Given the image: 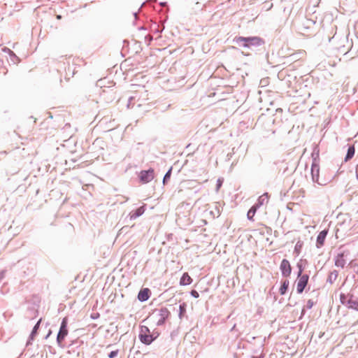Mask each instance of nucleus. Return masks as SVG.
<instances>
[{
  "instance_id": "42",
  "label": "nucleus",
  "mask_w": 358,
  "mask_h": 358,
  "mask_svg": "<svg viewBox=\"0 0 358 358\" xmlns=\"http://www.w3.org/2000/svg\"><path fill=\"white\" fill-rule=\"evenodd\" d=\"M290 57H293L292 59H295L296 57H295V55H292L289 56Z\"/></svg>"
},
{
  "instance_id": "26",
  "label": "nucleus",
  "mask_w": 358,
  "mask_h": 358,
  "mask_svg": "<svg viewBox=\"0 0 358 358\" xmlns=\"http://www.w3.org/2000/svg\"><path fill=\"white\" fill-rule=\"evenodd\" d=\"M348 297L345 294L341 293L340 295V301L343 305H348Z\"/></svg>"
},
{
  "instance_id": "2",
  "label": "nucleus",
  "mask_w": 358,
  "mask_h": 358,
  "mask_svg": "<svg viewBox=\"0 0 358 358\" xmlns=\"http://www.w3.org/2000/svg\"><path fill=\"white\" fill-rule=\"evenodd\" d=\"M170 312L166 308H162L153 312L152 317L155 319L157 326L163 325L169 318Z\"/></svg>"
},
{
  "instance_id": "31",
  "label": "nucleus",
  "mask_w": 358,
  "mask_h": 358,
  "mask_svg": "<svg viewBox=\"0 0 358 358\" xmlns=\"http://www.w3.org/2000/svg\"><path fill=\"white\" fill-rule=\"evenodd\" d=\"M314 305V302L313 301V300L311 299H309L308 301H307V303H306V308L308 309H310L312 308V307Z\"/></svg>"
},
{
  "instance_id": "14",
  "label": "nucleus",
  "mask_w": 358,
  "mask_h": 358,
  "mask_svg": "<svg viewBox=\"0 0 358 358\" xmlns=\"http://www.w3.org/2000/svg\"><path fill=\"white\" fill-rule=\"evenodd\" d=\"M268 193H264L258 198L257 201L254 204V206H256L257 208H259L265 203L268 202Z\"/></svg>"
},
{
  "instance_id": "21",
  "label": "nucleus",
  "mask_w": 358,
  "mask_h": 358,
  "mask_svg": "<svg viewBox=\"0 0 358 358\" xmlns=\"http://www.w3.org/2000/svg\"><path fill=\"white\" fill-rule=\"evenodd\" d=\"M41 319H40L37 322L36 324L34 325L31 334H30V340H34L35 336L37 335L38 334V330L39 329V327H40V324H41Z\"/></svg>"
},
{
  "instance_id": "46",
  "label": "nucleus",
  "mask_w": 358,
  "mask_h": 358,
  "mask_svg": "<svg viewBox=\"0 0 358 358\" xmlns=\"http://www.w3.org/2000/svg\"><path fill=\"white\" fill-rule=\"evenodd\" d=\"M255 358H261V357H255Z\"/></svg>"
},
{
  "instance_id": "43",
  "label": "nucleus",
  "mask_w": 358,
  "mask_h": 358,
  "mask_svg": "<svg viewBox=\"0 0 358 358\" xmlns=\"http://www.w3.org/2000/svg\"><path fill=\"white\" fill-rule=\"evenodd\" d=\"M160 4H161L162 6H165V5L166 4V2H162V3H160Z\"/></svg>"
},
{
  "instance_id": "37",
  "label": "nucleus",
  "mask_w": 358,
  "mask_h": 358,
  "mask_svg": "<svg viewBox=\"0 0 358 358\" xmlns=\"http://www.w3.org/2000/svg\"><path fill=\"white\" fill-rule=\"evenodd\" d=\"M299 247H301V245H299V243H296V246H295V251H297L298 250V248H299Z\"/></svg>"
},
{
  "instance_id": "41",
  "label": "nucleus",
  "mask_w": 358,
  "mask_h": 358,
  "mask_svg": "<svg viewBox=\"0 0 358 358\" xmlns=\"http://www.w3.org/2000/svg\"><path fill=\"white\" fill-rule=\"evenodd\" d=\"M304 314H305V310H304V308H303L302 311H301V317H302Z\"/></svg>"
},
{
  "instance_id": "40",
  "label": "nucleus",
  "mask_w": 358,
  "mask_h": 358,
  "mask_svg": "<svg viewBox=\"0 0 358 358\" xmlns=\"http://www.w3.org/2000/svg\"><path fill=\"white\" fill-rule=\"evenodd\" d=\"M148 37H149L148 38L149 41H151L152 40V37H151L150 36H146L145 38H147Z\"/></svg>"
},
{
  "instance_id": "36",
  "label": "nucleus",
  "mask_w": 358,
  "mask_h": 358,
  "mask_svg": "<svg viewBox=\"0 0 358 358\" xmlns=\"http://www.w3.org/2000/svg\"><path fill=\"white\" fill-rule=\"evenodd\" d=\"M52 334V331L51 330H49L48 333L47 334V335L45 336V339H48L49 338V336L51 335Z\"/></svg>"
},
{
  "instance_id": "6",
  "label": "nucleus",
  "mask_w": 358,
  "mask_h": 358,
  "mask_svg": "<svg viewBox=\"0 0 358 358\" xmlns=\"http://www.w3.org/2000/svg\"><path fill=\"white\" fill-rule=\"evenodd\" d=\"M138 178L141 183H148L155 178V170L152 168H150L148 170H142L138 174Z\"/></svg>"
},
{
  "instance_id": "32",
  "label": "nucleus",
  "mask_w": 358,
  "mask_h": 358,
  "mask_svg": "<svg viewBox=\"0 0 358 358\" xmlns=\"http://www.w3.org/2000/svg\"><path fill=\"white\" fill-rule=\"evenodd\" d=\"M222 180L219 178L217 181V185H216L217 189H219L220 188V187L222 186Z\"/></svg>"
},
{
  "instance_id": "34",
  "label": "nucleus",
  "mask_w": 358,
  "mask_h": 358,
  "mask_svg": "<svg viewBox=\"0 0 358 358\" xmlns=\"http://www.w3.org/2000/svg\"><path fill=\"white\" fill-rule=\"evenodd\" d=\"M353 269H354V271L358 274V264H354L353 266Z\"/></svg>"
},
{
  "instance_id": "27",
  "label": "nucleus",
  "mask_w": 358,
  "mask_h": 358,
  "mask_svg": "<svg viewBox=\"0 0 358 358\" xmlns=\"http://www.w3.org/2000/svg\"><path fill=\"white\" fill-rule=\"evenodd\" d=\"M297 267L299 268V271L297 273V277L299 278L301 275H302V272L303 271V267L302 266L300 262L297 263Z\"/></svg>"
},
{
  "instance_id": "7",
  "label": "nucleus",
  "mask_w": 358,
  "mask_h": 358,
  "mask_svg": "<svg viewBox=\"0 0 358 358\" xmlns=\"http://www.w3.org/2000/svg\"><path fill=\"white\" fill-rule=\"evenodd\" d=\"M280 270L283 277H288L292 273V266L290 265L289 262L287 259H283L281 261L280 265Z\"/></svg>"
},
{
  "instance_id": "3",
  "label": "nucleus",
  "mask_w": 358,
  "mask_h": 358,
  "mask_svg": "<svg viewBox=\"0 0 358 358\" xmlns=\"http://www.w3.org/2000/svg\"><path fill=\"white\" fill-rule=\"evenodd\" d=\"M145 99L141 100L138 99L136 101V96L129 97L127 103V108H133L135 105L137 108H143L145 111H149L152 107V104L150 102H146Z\"/></svg>"
},
{
  "instance_id": "18",
  "label": "nucleus",
  "mask_w": 358,
  "mask_h": 358,
  "mask_svg": "<svg viewBox=\"0 0 358 358\" xmlns=\"http://www.w3.org/2000/svg\"><path fill=\"white\" fill-rule=\"evenodd\" d=\"M150 29H151L152 31H153L156 34H160L164 29V26L159 25L155 22L151 25Z\"/></svg>"
},
{
  "instance_id": "29",
  "label": "nucleus",
  "mask_w": 358,
  "mask_h": 358,
  "mask_svg": "<svg viewBox=\"0 0 358 358\" xmlns=\"http://www.w3.org/2000/svg\"><path fill=\"white\" fill-rule=\"evenodd\" d=\"M117 354H118V350H117L111 351L108 354V358H115L117 355Z\"/></svg>"
},
{
  "instance_id": "1",
  "label": "nucleus",
  "mask_w": 358,
  "mask_h": 358,
  "mask_svg": "<svg viewBox=\"0 0 358 358\" xmlns=\"http://www.w3.org/2000/svg\"><path fill=\"white\" fill-rule=\"evenodd\" d=\"M234 43L243 48L252 49V48L259 47L264 45V40L259 36H238L234 39Z\"/></svg>"
},
{
  "instance_id": "9",
  "label": "nucleus",
  "mask_w": 358,
  "mask_h": 358,
  "mask_svg": "<svg viewBox=\"0 0 358 358\" xmlns=\"http://www.w3.org/2000/svg\"><path fill=\"white\" fill-rule=\"evenodd\" d=\"M319 165L316 162H313L311 166V176L313 181L314 182H317L319 185H322V183L319 182Z\"/></svg>"
},
{
  "instance_id": "25",
  "label": "nucleus",
  "mask_w": 358,
  "mask_h": 358,
  "mask_svg": "<svg viewBox=\"0 0 358 358\" xmlns=\"http://www.w3.org/2000/svg\"><path fill=\"white\" fill-rule=\"evenodd\" d=\"M5 52H8L9 56L10 57L11 60L13 62H15V60L20 61L19 58L16 56V55L10 49L6 48V50H4Z\"/></svg>"
},
{
  "instance_id": "30",
  "label": "nucleus",
  "mask_w": 358,
  "mask_h": 358,
  "mask_svg": "<svg viewBox=\"0 0 358 358\" xmlns=\"http://www.w3.org/2000/svg\"><path fill=\"white\" fill-rule=\"evenodd\" d=\"M190 294L192 297L195 298V299H197L199 297V292L195 290V289H192L190 292Z\"/></svg>"
},
{
  "instance_id": "45",
  "label": "nucleus",
  "mask_w": 358,
  "mask_h": 358,
  "mask_svg": "<svg viewBox=\"0 0 358 358\" xmlns=\"http://www.w3.org/2000/svg\"><path fill=\"white\" fill-rule=\"evenodd\" d=\"M140 29H143L144 30L145 28H144V27H140Z\"/></svg>"
},
{
  "instance_id": "8",
  "label": "nucleus",
  "mask_w": 358,
  "mask_h": 358,
  "mask_svg": "<svg viewBox=\"0 0 358 358\" xmlns=\"http://www.w3.org/2000/svg\"><path fill=\"white\" fill-rule=\"evenodd\" d=\"M298 278L299 280L296 285V292L298 294H301L308 285L309 276L307 274H304Z\"/></svg>"
},
{
  "instance_id": "33",
  "label": "nucleus",
  "mask_w": 358,
  "mask_h": 358,
  "mask_svg": "<svg viewBox=\"0 0 358 358\" xmlns=\"http://www.w3.org/2000/svg\"><path fill=\"white\" fill-rule=\"evenodd\" d=\"M5 273H6L5 271H0V282L3 279V278L5 276Z\"/></svg>"
},
{
  "instance_id": "11",
  "label": "nucleus",
  "mask_w": 358,
  "mask_h": 358,
  "mask_svg": "<svg viewBox=\"0 0 358 358\" xmlns=\"http://www.w3.org/2000/svg\"><path fill=\"white\" fill-rule=\"evenodd\" d=\"M347 256L345 252L338 253L335 257V266L343 268L346 264L345 257Z\"/></svg>"
},
{
  "instance_id": "4",
  "label": "nucleus",
  "mask_w": 358,
  "mask_h": 358,
  "mask_svg": "<svg viewBox=\"0 0 358 358\" xmlns=\"http://www.w3.org/2000/svg\"><path fill=\"white\" fill-rule=\"evenodd\" d=\"M68 319L64 317L62 319L59 332L57 336V343L59 347L64 348V345L62 344L66 336L68 335Z\"/></svg>"
},
{
  "instance_id": "39",
  "label": "nucleus",
  "mask_w": 358,
  "mask_h": 358,
  "mask_svg": "<svg viewBox=\"0 0 358 358\" xmlns=\"http://www.w3.org/2000/svg\"><path fill=\"white\" fill-rule=\"evenodd\" d=\"M356 176H357V178L358 180V165L356 167Z\"/></svg>"
},
{
  "instance_id": "10",
  "label": "nucleus",
  "mask_w": 358,
  "mask_h": 358,
  "mask_svg": "<svg viewBox=\"0 0 358 358\" xmlns=\"http://www.w3.org/2000/svg\"><path fill=\"white\" fill-rule=\"evenodd\" d=\"M328 234V230L324 229L321 231L317 236L316 246L317 248H320L324 245L326 237Z\"/></svg>"
},
{
  "instance_id": "20",
  "label": "nucleus",
  "mask_w": 358,
  "mask_h": 358,
  "mask_svg": "<svg viewBox=\"0 0 358 358\" xmlns=\"http://www.w3.org/2000/svg\"><path fill=\"white\" fill-rule=\"evenodd\" d=\"M338 275V272L336 270H334L329 273L327 281L330 284H333L337 279Z\"/></svg>"
},
{
  "instance_id": "22",
  "label": "nucleus",
  "mask_w": 358,
  "mask_h": 358,
  "mask_svg": "<svg viewBox=\"0 0 358 358\" xmlns=\"http://www.w3.org/2000/svg\"><path fill=\"white\" fill-rule=\"evenodd\" d=\"M186 308L187 305L185 303H180L179 305V313H178V317L181 320L184 317L185 313H186Z\"/></svg>"
},
{
  "instance_id": "15",
  "label": "nucleus",
  "mask_w": 358,
  "mask_h": 358,
  "mask_svg": "<svg viewBox=\"0 0 358 358\" xmlns=\"http://www.w3.org/2000/svg\"><path fill=\"white\" fill-rule=\"evenodd\" d=\"M347 306L349 308L358 310V298H354L352 295L350 296V297L348 300Z\"/></svg>"
},
{
  "instance_id": "13",
  "label": "nucleus",
  "mask_w": 358,
  "mask_h": 358,
  "mask_svg": "<svg viewBox=\"0 0 358 358\" xmlns=\"http://www.w3.org/2000/svg\"><path fill=\"white\" fill-rule=\"evenodd\" d=\"M144 212H145V207L143 206H141V207L136 208L135 210L131 211L130 213V214H129L130 219L131 220H135L137 217H138L141 215H142L144 213Z\"/></svg>"
},
{
  "instance_id": "23",
  "label": "nucleus",
  "mask_w": 358,
  "mask_h": 358,
  "mask_svg": "<svg viewBox=\"0 0 358 358\" xmlns=\"http://www.w3.org/2000/svg\"><path fill=\"white\" fill-rule=\"evenodd\" d=\"M257 209L258 208L256 206H255L254 205L249 209V210L247 213V217L249 220H253V217H254L256 211L257 210Z\"/></svg>"
},
{
  "instance_id": "12",
  "label": "nucleus",
  "mask_w": 358,
  "mask_h": 358,
  "mask_svg": "<svg viewBox=\"0 0 358 358\" xmlns=\"http://www.w3.org/2000/svg\"><path fill=\"white\" fill-rule=\"evenodd\" d=\"M150 295V290L148 288H143L139 291L137 298L141 302H144L149 299Z\"/></svg>"
},
{
  "instance_id": "24",
  "label": "nucleus",
  "mask_w": 358,
  "mask_h": 358,
  "mask_svg": "<svg viewBox=\"0 0 358 358\" xmlns=\"http://www.w3.org/2000/svg\"><path fill=\"white\" fill-rule=\"evenodd\" d=\"M172 167H171L168 171L167 172L165 173L164 178H163V180H162V182L164 185H166L168 181L169 180L170 178H171V173H172Z\"/></svg>"
},
{
  "instance_id": "19",
  "label": "nucleus",
  "mask_w": 358,
  "mask_h": 358,
  "mask_svg": "<svg viewBox=\"0 0 358 358\" xmlns=\"http://www.w3.org/2000/svg\"><path fill=\"white\" fill-rule=\"evenodd\" d=\"M355 150L353 145H350L348 148L347 154L345 157V161L347 162L351 159L355 155Z\"/></svg>"
},
{
  "instance_id": "28",
  "label": "nucleus",
  "mask_w": 358,
  "mask_h": 358,
  "mask_svg": "<svg viewBox=\"0 0 358 358\" xmlns=\"http://www.w3.org/2000/svg\"><path fill=\"white\" fill-rule=\"evenodd\" d=\"M159 336V333L158 331H152V332L151 333V336H151V338H151V339H152V342H153L155 339H157V338H158V336Z\"/></svg>"
},
{
  "instance_id": "16",
  "label": "nucleus",
  "mask_w": 358,
  "mask_h": 358,
  "mask_svg": "<svg viewBox=\"0 0 358 358\" xmlns=\"http://www.w3.org/2000/svg\"><path fill=\"white\" fill-rule=\"evenodd\" d=\"M192 279L187 273H184L180 280L181 285H189L192 283Z\"/></svg>"
},
{
  "instance_id": "17",
  "label": "nucleus",
  "mask_w": 358,
  "mask_h": 358,
  "mask_svg": "<svg viewBox=\"0 0 358 358\" xmlns=\"http://www.w3.org/2000/svg\"><path fill=\"white\" fill-rule=\"evenodd\" d=\"M289 282L288 280H285L282 282L281 286L279 289V292L281 295H284L286 294L288 287H289Z\"/></svg>"
},
{
  "instance_id": "44",
  "label": "nucleus",
  "mask_w": 358,
  "mask_h": 358,
  "mask_svg": "<svg viewBox=\"0 0 358 358\" xmlns=\"http://www.w3.org/2000/svg\"><path fill=\"white\" fill-rule=\"evenodd\" d=\"M57 19H60L61 18V15H57Z\"/></svg>"
},
{
  "instance_id": "38",
  "label": "nucleus",
  "mask_w": 358,
  "mask_h": 358,
  "mask_svg": "<svg viewBox=\"0 0 358 358\" xmlns=\"http://www.w3.org/2000/svg\"><path fill=\"white\" fill-rule=\"evenodd\" d=\"M133 15H134L135 19L136 20L138 18V13L135 12L133 13Z\"/></svg>"
},
{
  "instance_id": "5",
  "label": "nucleus",
  "mask_w": 358,
  "mask_h": 358,
  "mask_svg": "<svg viewBox=\"0 0 358 358\" xmlns=\"http://www.w3.org/2000/svg\"><path fill=\"white\" fill-rule=\"evenodd\" d=\"M151 332L150 329L146 326L140 327V332L138 334V338L141 342L145 345H150L152 343L151 339Z\"/></svg>"
},
{
  "instance_id": "35",
  "label": "nucleus",
  "mask_w": 358,
  "mask_h": 358,
  "mask_svg": "<svg viewBox=\"0 0 358 358\" xmlns=\"http://www.w3.org/2000/svg\"><path fill=\"white\" fill-rule=\"evenodd\" d=\"M33 341L34 340H30V336H29V338H28V341L27 342V345H31Z\"/></svg>"
}]
</instances>
